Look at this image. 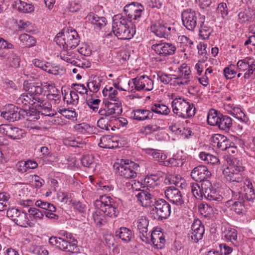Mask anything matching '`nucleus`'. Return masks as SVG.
I'll return each mask as SVG.
<instances>
[{"mask_svg": "<svg viewBox=\"0 0 255 255\" xmlns=\"http://www.w3.org/2000/svg\"><path fill=\"white\" fill-rule=\"evenodd\" d=\"M244 186V198L246 200L253 201L255 199V192L250 180L246 179Z\"/></svg>", "mask_w": 255, "mask_h": 255, "instance_id": "nucleus-33", "label": "nucleus"}, {"mask_svg": "<svg viewBox=\"0 0 255 255\" xmlns=\"http://www.w3.org/2000/svg\"><path fill=\"white\" fill-rule=\"evenodd\" d=\"M151 48L156 54L162 57L173 55L176 51V47L174 44L162 41L153 44Z\"/></svg>", "mask_w": 255, "mask_h": 255, "instance_id": "nucleus-15", "label": "nucleus"}, {"mask_svg": "<svg viewBox=\"0 0 255 255\" xmlns=\"http://www.w3.org/2000/svg\"><path fill=\"white\" fill-rule=\"evenodd\" d=\"M103 96L106 99L113 101H119L118 97V92L113 86L107 85L102 91Z\"/></svg>", "mask_w": 255, "mask_h": 255, "instance_id": "nucleus-37", "label": "nucleus"}, {"mask_svg": "<svg viewBox=\"0 0 255 255\" xmlns=\"http://www.w3.org/2000/svg\"><path fill=\"white\" fill-rule=\"evenodd\" d=\"M204 232V226L201 221L198 219H194L191 225V230L188 234V238L191 241L198 243L202 239Z\"/></svg>", "mask_w": 255, "mask_h": 255, "instance_id": "nucleus-17", "label": "nucleus"}, {"mask_svg": "<svg viewBox=\"0 0 255 255\" xmlns=\"http://www.w3.org/2000/svg\"><path fill=\"white\" fill-rule=\"evenodd\" d=\"M63 100L68 104L76 105L78 103L79 96L75 91H70L69 94L65 93Z\"/></svg>", "mask_w": 255, "mask_h": 255, "instance_id": "nucleus-45", "label": "nucleus"}, {"mask_svg": "<svg viewBox=\"0 0 255 255\" xmlns=\"http://www.w3.org/2000/svg\"><path fill=\"white\" fill-rule=\"evenodd\" d=\"M199 156L201 160L208 164H215L218 163L220 161L216 156L205 152H200Z\"/></svg>", "mask_w": 255, "mask_h": 255, "instance_id": "nucleus-46", "label": "nucleus"}, {"mask_svg": "<svg viewBox=\"0 0 255 255\" xmlns=\"http://www.w3.org/2000/svg\"><path fill=\"white\" fill-rule=\"evenodd\" d=\"M14 222L22 228L32 227L34 225L29 219L28 214L23 211L20 212Z\"/></svg>", "mask_w": 255, "mask_h": 255, "instance_id": "nucleus-32", "label": "nucleus"}, {"mask_svg": "<svg viewBox=\"0 0 255 255\" xmlns=\"http://www.w3.org/2000/svg\"><path fill=\"white\" fill-rule=\"evenodd\" d=\"M183 164L182 160L180 158H170L164 161V165L166 166H179Z\"/></svg>", "mask_w": 255, "mask_h": 255, "instance_id": "nucleus-57", "label": "nucleus"}, {"mask_svg": "<svg viewBox=\"0 0 255 255\" xmlns=\"http://www.w3.org/2000/svg\"><path fill=\"white\" fill-rule=\"evenodd\" d=\"M12 6L19 12L23 13H30L34 10L33 5L22 0H15Z\"/></svg>", "mask_w": 255, "mask_h": 255, "instance_id": "nucleus-30", "label": "nucleus"}, {"mask_svg": "<svg viewBox=\"0 0 255 255\" xmlns=\"http://www.w3.org/2000/svg\"><path fill=\"white\" fill-rule=\"evenodd\" d=\"M200 14L191 9L184 10L181 14L183 25L189 30L193 31L200 22Z\"/></svg>", "mask_w": 255, "mask_h": 255, "instance_id": "nucleus-13", "label": "nucleus"}, {"mask_svg": "<svg viewBox=\"0 0 255 255\" xmlns=\"http://www.w3.org/2000/svg\"><path fill=\"white\" fill-rule=\"evenodd\" d=\"M139 166L132 161H124L118 164L116 167L117 173L125 179H133L137 176L136 171Z\"/></svg>", "mask_w": 255, "mask_h": 255, "instance_id": "nucleus-10", "label": "nucleus"}, {"mask_svg": "<svg viewBox=\"0 0 255 255\" xmlns=\"http://www.w3.org/2000/svg\"><path fill=\"white\" fill-rule=\"evenodd\" d=\"M0 133L13 140L20 139L23 137L24 134L23 129L10 124L0 125Z\"/></svg>", "mask_w": 255, "mask_h": 255, "instance_id": "nucleus-18", "label": "nucleus"}, {"mask_svg": "<svg viewBox=\"0 0 255 255\" xmlns=\"http://www.w3.org/2000/svg\"><path fill=\"white\" fill-rule=\"evenodd\" d=\"M35 205L37 207L50 212H55L56 210V207L53 204L42 200H37Z\"/></svg>", "mask_w": 255, "mask_h": 255, "instance_id": "nucleus-49", "label": "nucleus"}, {"mask_svg": "<svg viewBox=\"0 0 255 255\" xmlns=\"http://www.w3.org/2000/svg\"><path fill=\"white\" fill-rule=\"evenodd\" d=\"M154 207L151 210L154 219L162 220L167 219L171 213L170 205L163 199H158L154 202Z\"/></svg>", "mask_w": 255, "mask_h": 255, "instance_id": "nucleus-9", "label": "nucleus"}, {"mask_svg": "<svg viewBox=\"0 0 255 255\" xmlns=\"http://www.w3.org/2000/svg\"><path fill=\"white\" fill-rule=\"evenodd\" d=\"M128 85L131 86L130 91H149L153 88V81L146 75L138 76L132 79L128 82Z\"/></svg>", "mask_w": 255, "mask_h": 255, "instance_id": "nucleus-7", "label": "nucleus"}, {"mask_svg": "<svg viewBox=\"0 0 255 255\" xmlns=\"http://www.w3.org/2000/svg\"><path fill=\"white\" fill-rule=\"evenodd\" d=\"M10 198L9 195L5 192L0 193V211L6 209L7 203Z\"/></svg>", "mask_w": 255, "mask_h": 255, "instance_id": "nucleus-54", "label": "nucleus"}, {"mask_svg": "<svg viewBox=\"0 0 255 255\" xmlns=\"http://www.w3.org/2000/svg\"><path fill=\"white\" fill-rule=\"evenodd\" d=\"M224 150L230 147L236 146V142L237 141V138L235 136H230L229 137L224 135Z\"/></svg>", "mask_w": 255, "mask_h": 255, "instance_id": "nucleus-59", "label": "nucleus"}, {"mask_svg": "<svg viewBox=\"0 0 255 255\" xmlns=\"http://www.w3.org/2000/svg\"><path fill=\"white\" fill-rule=\"evenodd\" d=\"M152 117V113L146 109H138L133 111V118L137 121H144Z\"/></svg>", "mask_w": 255, "mask_h": 255, "instance_id": "nucleus-34", "label": "nucleus"}, {"mask_svg": "<svg viewBox=\"0 0 255 255\" xmlns=\"http://www.w3.org/2000/svg\"><path fill=\"white\" fill-rule=\"evenodd\" d=\"M153 192L149 188L141 190L136 195L137 200L141 206L145 207H150L155 201Z\"/></svg>", "mask_w": 255, "mask_h": 255, "instance_id": "nucleus-23", "label": "nucleus"}, {"mask_svg": "<svg viewBox=\"0 0 255 255\" xmlns=\"http://www.w3.org/2000/svg\"><path fill=\"white\" fill-rule=\"evenodd\" d=\"M16 103L24 108H30L31 105H34L35 101L27 93L21 94L16 99Z\"/></svg>", "mask_w": 255, "mask_h": 255, "instance_id": "nucleus-35", "label": "nucleus"}, {"mask_svg": "<svg viewBox=\"0 0 255 255\" xmlns=\"http://www.w3.org/2000/svg\"><path fill=\"white\" fill-rule=\"evenodd\" d=\"M27 212L28 213L29 218L31 219V221L41 220L44 217L43 213L35 207L29 208Z\"/></svg>", "mask_w": 255, "mask_h": 255, "instance_id": "nucleus-42", "label": "nucleus"}, {"mask_svg": "<svg viewBox=\"0 0 255 255\" xmlns=\"http://www.w3.org/2000/svg\"><path fill=\"white\" fill-rule=\"evenodd\" d=\"M213 31L212 28L206 24L201 25L199 30V35L203 39H208Z\"/></svg>", "mask_w": 255, "mask_h": 255, "instance_id": "nucleus-52", "label": "nucleus"}, {"mask_svg": "<svg viewBox=\"0 0 255 255\" xmlns=\"http://www.w3.org/2000/svg\"><path fill=\"white\" fill-rule=\"evenodd\" d=\"M76 54L70 48H63L60 53V57L62 60L81 69L83 67V63L76 59Z\"/></svg>", "mask_w": 255, "mask_h": 255, "instance_id": "nucleus-24", "label": "nucleus"}, {"mask_svg": "<svg viewBox=\"0 0 255 255\" xmlns=\"http://www.w3.org/2000/svg\"><path fill=\"white\" fill-rule=\"evenodd\" d=\"M20 58L15 53H11L8 58V63L10 66L17 68L19 66Z\"/></svg>", "mask_w": 255, "mask_h": 255, "instance_id": "nucleus-55", "label": "nucleus"}, {"mask_svg": "<svg viewBox=\"0 0 255 255\" xmlns=\"http://www.w3.org/2000/svg\"><path fill=\"white\" fill-rule=\"evenodd\" d=\"M191 191L195 198L197 199H200L204 196V190L203 189L202 185L201 188L199 185L196 183H192L190 185Z\"/></svg>", "mask_w": 255, "mask_h": 255, "instance_id": "nucleus-43", "label": "nucleus"}, {"mask_svg": "<svg viewBox=\"0 0 255 255\" xmlns=\"http://www.w3.org/2000/svg\"><path fill=\"white\" fill-rule=\"evenodd\" d=\"M224 238L227 242H231L233 244V241H236L238 237L237 231L236 229L228 227L226 228L224 231Z\"/></svg>", "mask_w": 255, "mask_h": 255, "instance_id": "nucleus-44", "label": "nucleus"}, {"mask_svg": "<svg viewBox=\"0 0 255 255\" xmlns=\"http://www.w3.org/2000/svg\"><path fill=\"white\" fill-rule=\"evenodd\" d=\"M102 82V77L99 76H95L89 80L87 83V87L90 92L93 93L98 92L100 89Z\"/></svg>", "mask_w": 255, "mask_h": 255, "instance_id": "nucleus-36", "label": "nucleus"}, {"mask_svg": "<svg viewBox=\"0 0 255 255\" xmlns=\"http://www.w3.org/2000/svg\"><path fill=\"white\" fill-rule=\"evenodd\" d=\"M137 226L141 240L145 243H149V233H148V220L144 217H141L137 220Z\"/></svg>", "mask_w": 255, "mask_h": 255, "instance_id": "nucleus-26", "label": "nucleus"}, {"mask_svg": "<svg viewBox=\"0 0 255 255\" xmlns=\"http://www.w3.org/2000/svg\"><path fill=\"white\" fill-rule=\"evenodd\" d=\"M229 166L224 169V176L227 181L240 182L242 180L241 172L244 170L241 162L235 158L227 159Z\"/></svg>", "mask_w": 255, "mask_h": 255, "instance_id": "nucleus-5", "label": "nucleus"}, {"mask_svg": "<svg viewBox=\"0 0 255 255\" xmlns=\"http://www.w3.org/2000/svg\"><path fill=\"white\" fill-rule=\"evenodd\" d=\"M120 138L109 135L102 136L100 140L99 146L104 148L113 149L122 146Z\"/></svg>", "mask_w": 255, "mask_h": 255, "instance_id": "nucleus-25", "label": "nucleus"}, {"mask_svg": "<svg viewBox=\"0 0 255 255\" xmlns=\"http://www.w3.org/2000/svg\"><path fill=\"white\" fill-rule=\"evenodd\" d=\"M199 212L205 217H209L213 213L212 207L208 204L202 203L199 206Z\"/></svg>", "mask_w": 255, "mask_h": 255, "instance_id": "nucleus-50", "label": "nucleus"}, {"mask_svg": "<svg viewBox=\"0 0 255 255\" xmlns=\"http://www.w3.org/2000/svg\"><path fill=\"white\" fill-rule=\"evenodd\" d=\"M35 108L39 113L41 115L52 117L56 114V113L52 111L51 105L47 101L44 100V98L35 102Z\"/></svg>", "mask_w": 255, "mask_h": 255, "instance_id": "nucleus-27", "label": "nucleus"}, {"mask_svg": "<svg viewBox=\"0 0 255 255\" xmlns=\"http://www.w3.org/2000/svg\"><path fill=\"white\" fill-rule=\"evenodd\" d=\"M82 164L86 167L95 170L97 163L95 161L94 157L92 155H85L81 159Z\"/></svg>", "mask_w": 255, "mask_h": 255, "instance_id": "nucleus-40", "label": "nucleus"}, {"mask_svg": "<svg viewBox=\"0 0 255 255\" xmlns=\"http://www.w3.org/2000/svg\"><path fill=\"white\" fill-rule=\"evenodd\" d=\"M18 39L23 45L27 47L33 46L36 43V40L33 37L25 33L20 34Z\"/></svg>", "mask_w": 255, "mask_h": 255, "instance_id": "nucleus-48", "label": "nucleus"}, {"mask_svg": "<svg viewBox=\"0 0 255 255\" xmlns=\"http://www.w3.org/2000/svg\"><path fill=\"white\" fill-rule=\"evenodd\" d=\"M231 97L229 96L224 100V110H226L230 115H235L234 113L235 107L231 101Z\"/></svg>", "mask_w": 255, "mask_h": 255, "instance_id": "nucleus-56", "label": "nucleus"}, {"mask_svg": "<svg viewBox=\"0 0 255 255\" xmlns=\"http://www.w3.org/2000/svg\"><path fill=\"white\" fill-rule=\"evenodd\" d=\"M95 207L102 211H96L92 213V217L96 225L99 227L104 226L107 223L105 216L114 218L118 216L119 211L118 207L119 203L115 199L107 195H102L99 199L94 202Z\"/></svg>", "mask_w": 255, "mask_h": 255, "instance_id": "nucleus-1", "label": "nucleus"}, {"mask_svg": "<svg viewBox=\"0 0 255 255\" xmlns=\"http://www.w3.org/2000/svg\"><path fill=\"white\" fill-rule=\"evenodd\" d=\"M211 173L208 168L204 165H199L195 167L191 172V176L196 181L205 182L211 176Z\"/></svg>", "mask_w": 255, "mask_h": 255, "instance_id": "nucleus-19", "label": "nucleus"}, {"mask_svg": "<svg viewBox=\"0 0 255 255\" xmlns=\"http://www.w3.org/2000/svg\"><path fill=\"white\" fill-rule=\"evenodd\" d=\"M152 245L156 247L157 249H162L165 243V240L163 233L160 230L155 229L153 231L149 236Z\"/></svg>", "mask_w": 255, "mask_h": 255, "instance_id": "nucleus-28", "label": "nucleus"}, {"mask_svg": "<svg viewBox=\"0 0 255 255\" xmlns=\"http://www.w3.org/2000/svg\"><path fill=\"white\" fill-rule=\"evenodd\" d=\"M71 87L74 89V91L78 92L80 94H87L88 89L84 84H72Z\"/></svg>", "mask_w": 255, "mask_h": 255, "instance_id": "nucleus-60", "label": "nucleus"}, {"mask_svg": "<svg viewBox=\"0 0 255 255\" xmlns=\"http://www.w3.org/2000/svg\"><path fill=\"white\" fill-rule=\"evenodd\" d=\"M115 235L125 243H128L133 238L132 231L126 227H121L116 231Z\"/></svg>", "mask_w": 255, "mask_h": 255, "instance_id": "nucleus-31", "label": "nucleus"}, {"mask_svg": "<svg viewBox=\"0 0 255 255\" xmlns=\"http://www.w3.org/2000/svg\"><path fill=\"white\" fill-rule=\"evenodd\" d=\"M20 211L15 208H9L7 209L6 215L13 222H14Z\"/></svg>", "mask_w": 255, "mask_h": 255, "instance_id": "nucleus-62", "label": "nucleus"}, {"mask_svg": "<svg viewBox=\"0 0 255 255\" xmlns=\"http://www.w3.org/2000/svg\"><path fill=\"white\" fill-rule=\"evenodd\" d=\"M57 45L65 48L74 49L80 42V38L77 31L73 29H63L58 33L54 38Z\"/></svg>", "mask_w": 255, "mask_h": 255, "instance_id": "nucleus-3", "label": "nucleus"}, {"mask_svg": "<svg viewBox=\"0 0 255 255\" xmlns=\"http://www.w3.org/2000/svg\"><path fill=\"white\" fill-rule=\"evenodd\" d=\"M150 31L159 38L168 39L171 33H174V27L170 24L163 21H157L150 25Z\"/></svg>", "mask_w": 255, "mask_h": 255, "instance_id": "nucleus-11", "label": "nucleus"}, {"mask_svg": "<svg viewBox=\"0 0 255 255\" xmlns=\"http://www.w3.org/2000/svg\"><path fill=\"white\" fill-rule=\"evenodd\" d=\"M222 118V114L219 113L217 110L211 109L208 114L207 122L211 126H217L220 129H223L221 127Z\"/></svg>", "mask_w": 255, "mask_h": 255, "instance_id": "nucleus-29", "label": "nucleus"}, {"mask_svg": "<svg viewBox=\"0 0 255 255\" xmlns=\"http://www.w3.org/2000/svg\"><path fill=\"white\" fill-rule=\"evenodd\" d=\"M203 189L204 190V197L209 200L217 202V203L221 202L223 199L222 195L218 191L212 189V184L209 181H206L202 183Z\"/></svg>", "mask_w": 255, "mask_h": 255, "instance_id": "nucleus-20", "label": "nucleus"}, {"mask_svg": "<svg viewBox=\"0 0 255 255\" xmlns=\"http://www.w3.org/2000/svg\"><path fill=\"white\" fill-rule=\"evenodd\" d=\"M197 48L198 50L199 54L202 56L203 58L207 59L206 55L208 51H209V48H207V44L200 42L198 44Z\"/></svg>", "mask_w": 255, "mask_h": 255, "instance_id": "nucleus-58", "label": "nucleus"}, {"mask_svg": "<svg viewBox=\"0 0 255 255\" xmlns=\"http://www.w3.org/2000/svg\"><path fill=\"white\" fill-rule=\"evenodd\" d=\"M171 106L173 112L180 118L188 119L195 114V108L193 104H190L182 97H179L173 99Z\"/></svg>", "mask_w": 255, "mask_h": 255, "instance_id": "nucleus-4", "label": "nucleus"}, {"mask_svg": "<svg viewBox=\"0 0 255 255\" xmlns=\"http://www.w3.org/2000/svg\"><path fill=\"white\" fill-rule=\"evenodd\" d=\"M90 16L91 17V23L95 25V28L101 29L106 25L107 20L105 17H99L95 14L90 15Z\"/></svg>", "mask_w": 255, "mask_h": 255, "instance_id": "nucleus-41", "label": "nucleus"}, {"mask_svg": "<svg viewBox=\"0 0 255 255\" xmlns=\"http://www.w3.org/2000/svg\"><path fill=\"white\" fill-rule=\"evenodd\" d=\"M164 194L171 202L177 206H181L184 203V198L180 191L174 187H168Z\"/></svg>", "mask_w": 255, "mask_h": 255, "instance_id": "nucleus-22", "label": "nucleus"}, {"mask_svg": "<svg viewBox=\"0 0 255 255\" xmlns=\"http://www.w3.org/2000/svg\"><path fill=\"white\" fill-rule=\"evenodd\" d=\"M127 17L121 14H117L113 17L112 30L118 39L129 40L135 33V30L130 27Z\"/></svg>", "mask_w": 255, "mask_h": 255, "instance_id": "nucleus-2", "label": "nucleus"}, {"mask_svg": "<svg viewBox=\"0 0 255 255\" xmlns=\"http://www.w3.org/2000/svg\"><path fill=\"white\" fill-rule=\"evenodd\" d=\"M114 103L109 102L107 104V108L110 115L118 116L123 112L122 104L120 101H114Z\"/></svg>", "mask_w": 255, "mask_h": 255, "instance_id": "nucleus-38", "label": "nucleus"}, {"mask_svg": "<svg viewBox=\"0 0 255 255\" xmlns=\"http://www.w3.org/2000/svg\"><path fill=\"white\" fill-rule=\"evenodd\" d=\"M43 86L45 88V92H48V94L47 95H54L56 93H59L60 92L52 84H50L48 82H44Z\"/></svg>", "mask_w": 255, "mask_h": 255, "instance_id": "nucleus-63", "label": "nucleus"}, {"mask_svg": "<svg viewBox=\"0 0 255 255\" xmlns=\"http://www.w3.org/2000/svg\"><path fill=\"white\" fill-rule=\"evenodd\" d=\"M212 145L214 147L222 148L223 142V135L221 134H215L212 137Z\"/></svg>", "mask_w": 255, "mask_h": 255, "instance_id": "nucleus-53", "label": "nucleus"}, {"mask_svg": "<svg viewBox=\"0 0 255 255\" xmlns=\"http://www.w3.org/2000/svg\"><path fill=\"white\" fill-rule=\"evenodd\" d=\"M151 112L162 115H168L170 112V109L165 105L160 103H155L152 105L150 107Z\"/></svg>", "mask_w": 255, "mask_h": 255, "instance_id": "nucleus-39", "label": "nucleus"}, {"mask_svg": "<svg viewBox=\"0 0 255 255\" xmlns=\"http://www.w3.org/2000/svg\"><path fill=\"white\" fill-rule=\"evenodd\" d=\"M43 83H34L24 82L23 83V89L31 96L35 102L44 98L45 96V88Z\"/></svg>", "mask_w": 255, "mask_h": 255, "instance_id": "nucleus-14", "label": "nucleus"}, {"mask_svg": "<svg viewBox=\"0 0 255 255\" xmlns=\"http://www.w3.org/2000/svg\"><path fill=\"white\" fill-rule=\"evenodd\" d=\"M49 243L65 252L75 253L78 252L77 241L76 239H65L62 237L52 236L49 239Z\"/></svg>", "mask_w": 255, "mask_h": 255, "instance_id": "nucleus-6", "label": "nucleus"}, {"mask_svg": "<svg viewBox=\"0 0 255 255\" xmlns=\"http://www.w3.org/2000/svg\"><path fill=\"white\" fill-rule=\"evenodd\" d=\"M144 10L143 5L134 2L127 4L124 7V11L128 22L135 24L139 20L141 14Z\"/></svg>", "mask_w": 255, "mask_h": 255, "instance_id": "nucleus-12", "label": "nucleus"}, {"mask_svg": "<svg viewBox=\"0 0 255 255\" xmlns=\"http://www.w3.org/2000/svg\"><path fill=\"white\" fill-rule=\"evenodd\" d=\"M0 116L9 122H13L20 119V115L18 108L12 104H8L2 111Z\"/></svg>", "mask_w": 255, "mask_h": 255, "instance_id": "nucleus-21", "label": "nucleus"}, {"mask_svg": "<svg viewBox=\"0 0 255 255\" xmlns=\"http://www.w3.org/2000/svg\"><path fill=\"white\" fill-rule=\"evenodd\" d=\"M175 72L176 74L172 75L174 85L183 86L190 83L192 79L191 72L187 64H182Z\"/></svg>", "mask_w": 255, "mask_h": 255, "instance_id": "nucleus-8", "label": "nucleus"}, {"mask_svg": "<svg viewBox=\"0 0 255 255\" xmlns=\"http://www.w3.org/2000/svg\"><path fill=\"white\" fill-rule=\"evenodd\" d=\"M158 176L156 175L147 176L144 179V185L147 188H153L157 186L158 184Z\"/></svg>", "mask_w": 255, "mask_h": 255, "instance_id": "nucleus-47", "label": "nucleus"}, {"mask_svg": "<svg viewBox=\"0 0 255 255\" xmlns=\"http://www.w3.org/2000/svg\"><path fill=\"white\" fill-rule=\"evenodd\" d=\"M160 127L156 125H148L140 129V132L145 135H149L160 129Z\"/></svg>", "mask_w": 255, "mask_h": 255, "instance_id": "nucleus-51", "label": "nucleus"}, {"mask_svg": "<svg viewBox=\"0 0 255 255\" xmlns=\"http://www.w3.org/2000/svg\"><path fill=\"white\" fill-rule=\"evenodd\" d=\"M157 80H160L164 84H167L173 79L170 75L159 73L157 74Z\"/></svg>", "mask_w": 255, "mask_h": 255, "instance_id": "nucleus-64", "label": "nucleus"}, {"mask_svg": "<svg viewBox=\"0 0 255 255\" xmlns=\"http://www.w3.org/2000/svg\"><path fill=\"white\" fill-rule=\"evenodd\" d=\"M58 112L63 117L68 119H72L76 117V113L73 110L62 109L58 110Z\"/></svg>", "mask_w": 255, "mask_h": 255, "instance_id": "nucleus-61", "label": "nucleus"}, {"mask_svg": "<svg viewBox=\"0 0 255 255\" xmlns=\"http://www.w3.org/2000/svg\"><path fill=\"white\" fill-rule=\"evenodd\" d=\"M237 66L240 71H245V79H249L255 75V59L252 57H247L239 60Z\"/></svg>", "mask_w": 255, "mask_h": 255, "instance_id": "nucleus-16", "label": "nucleus"}]
</instances>
